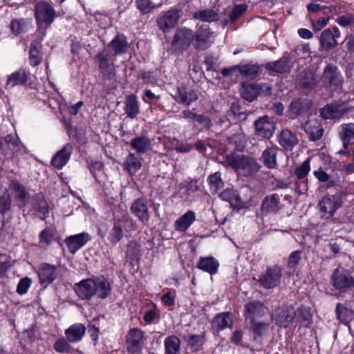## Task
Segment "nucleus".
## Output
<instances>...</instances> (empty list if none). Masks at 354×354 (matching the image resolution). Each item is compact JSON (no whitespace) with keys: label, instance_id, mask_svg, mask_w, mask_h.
I'll list each match as a JSON object with an SVG mask.
<instances>
[{"label":"nucleus","instance_id":"1","mask_svg":"<svg viewBox=\"0 0 354 354\" xmlns=\"http://www.w3.org/2000/svg\"><path fill=\"white\" fill-rule=\"evenodd\" d=\"M75 291L83 300H90L96 296L104 299L111 293V287L104 278L86 279L75 285Z\"/></svg>","mask_w":354,"mask_h":354},{"label":"nucleus","instance_id":"2","mask_svg":"<svg viewBox=\"0 0 354 354\" xmlns=\"http://www.w3.org/2000/svg\"><path fill=\"white\" fill-rule=\"evenodd\" d=\"M332 286L340 292H347L354 287V278L350 271L342 267L337 268L330 276Z\"/></svg>","mask_w":354,"mask_h":354},{"label":"nucleus","instance_id":"3","mask_svg":"<svg viewBox=\"0 0 354 354\" xmlns=\"http://www.w3.org/2000/svg\"><path fill=\"white\" fill-rule=\"evenodd\" d=\"M35 15L39 28H48L56 17L55 9L46 1H39L35 5Z\"/></svg>","mask_w":354,"mask_h":354},{"label":"nucleus","instance_id":"4","mask_svg":"<svg viewBox=\"0 0 354 354\" xmlns=\"http://www.w3.org/2000/svg\"><path fill=\"white\" fill-rule=\"evenodd\" d=\"M194 38L192 30L187 28L178 29L174 35L171 41V48L175 53H183L187 50Z\"/></svg>","mask_w":354,"mask_h":354},{"label":"nucleus","instance_id":"5","mask_svg":"<svg viewBox=\"0 0 354 354\" xmlns=\"http://www.w3.org/2000/svg\"><path fill=\"white\" fill-rule=\"evenodd\" d=\"M321 80L325 87L331 90L340 89L343 84V77L336 66L328 64L323 72Z\"/></svg>","mask_w":354,"mask_h":354},{"label":"nucleus","instance_id":"6","mask_svg":"<svg viewBox=\"0 0 354 354\" xmlns=\"http://www.w3.org/2000/svg\"><path fill=\"white\" fill-rule=\"evenodd\" d=\"M181 17V10L176 8L162 12L156 19L158 28L163 32H168L175 28Z\"/></svg>","mask_w":354,"mask_h":354},{"label":"nucleus","instance_id":"7","mask_svg":"<svg viewBox=\"0 0 354 354\" xmlns=\"http://www.w3.org/2000/svg\"><path fill=\"white\" fill-rule=\"evenodd\" d=\"M282 269L278 265L267 268L259 279L261 286L266 289H272L281 283Z\"/></svg>","mask_w":354,"mask_h":354},{"label":"nucleus","instance_id":"8","mask_svg":"<svg viewBox=\"0 0 354 354\" xmlns=\"http://www.w3.org/2000/svg\"><path fill=\"white\" fill-rule=\"evenodd\" d=\"M213 32L210 30L209 26L207 24H203L198 27L194 33L193 46L197 50H205L207 49L213 43L211 40Z\"/></svg>","mask_w":354,"mask_h":354},{"label":"nucleus","instance_id":"9","mask_svg":"<svg viewBox=\"0 0 354 354\" xmlns=\"http://www.w3.org/2000/svg\"><path fill=\"white\" fill-rule=\"evenodd\" d=\"M295 315L296 312L292 306L283 305L275 310L272 319L278 326L286 328L292 323Z\"/></svg>","mask_w":354,"mask_h":354},{"label":"nucleus","instance_id":"10","mask_svg":"<svg viewBox=\"0 0 354 354\" xmlns=\"http://www.w3.org/2000/svg\"><path fill=\"white\" fill-rule=\"evenodd\" d=\"M276 128L275 122L272 118L264 115L259 118L254 122V133L257 136L269 138Z\"/></svg>","mask_w":354,"mask_h":354},{"label":"nucleus","instance_id":"11","mask_svg":"<svg viewBox=\"0 0 354 354\" xmlns=\"http://www.w3.org/2000/svg\"><path fill=\"white\" fill-rule=\"evenodd\" d=\"M340 31L336 26L325 29L320 34V47L325 50L335 48L338 45L337 39L340 37Z\"/></svg>","mask_w":354,"mask_h":354},{"label":"nucleus","instance_id":"12","mask_svg":"<svg viewBox=\"0 0 354 354\" xmlns=\"http://www.w3.org/2000/svg\"><path fill=\"white\" fill-rule=\"evenodd\" d=\"M350 109L345 103L326 105L321 110V115L324 119H339L349 111Z\"/></svg>","mask_w":354,"mask_h":354},{"label":"nucleus","instance_id":"13","mask_svg":"<svg viewBox=\"0 0 354 354\" xmlns=\"http://www.w3.org/2000/svg\"><path fill=\"white\" fill-rule=\"evenodd\" d=\"M127 350L132 353L140 352L143 343V333L137 328L129 330L126 337Z\"/></svg>","mask_w":354,"mask_h":354},{"label":"nucleus","instance_id":"14","mask_svg":"<svg viewBox=\"0 0 354 354\" xmlns=\"http://www.w3.org/2000/svg\"><path fill=\"white\" fill-rule=\"evenodd\" d=\"M340 206L339 198L335 196H326L319 203L322 216L326 218H330Z\"/></svg>","mask_w":354,"mask_h":354},{"label":"nucleus","instance_id":"15","mask_svg":"<svg viewBox=\"0 0 354 354\" xmlns=\"http://www.w3.org/2000/svg\"><path fill=\"white\" fill-rule=\"evenodd\" d=\"M130 210L142 223L146 224L150 219V213L148 209L147 199L140 198L136 199L131 205Z\"/></svg>","mask_w":354,"mask_h":354},{"label":"nucleus","instance_id":"16","mask_svg":"<svg viewBox=\"0 0 354 354\" xmlns=\"http://www.w3.org/2000/svg\"><path fill=\"white\" fill-rule=\"evenodd\" d=\"M30 73L24 68H19L7 77L6 90H10L17 86H23L28 83Z\"/></svg>","mask_w":354,"mask_h":354},{"label":"nucleus","instance_id":"17","mask_svg":"<svg viewBox=\"0 0 354 354\" xmlns=\"http://www.w3.org/2000/svg\"><path fill=\"white\" fill-rule=\"evenodd\" d=\"M91 239V236L88 233L82 232L67 237L64 242L66 244L69 252L71 254H75Z\"/></svg>","mask_w":354,"mask_h":354},{"label":"nucleus","instance_id":"18","mask_svg":"<svg viewBox=\"0 0 354 354\" xmlns=\"http://www.w3.org/2000/svg\"><path fill=\"white\" fill-rule=\"evenodd\" d=\"M172 97L176 102L185 106H189L198 98V94L194 90L185 87H178Z\"/></svg>","mask_w":354,"mask_h":354},{"label":"nucleus","instance_id":"19","mask_svg":"<svg viewBox=\"0 0 354 354\" xmlns=\"http://www.w3.org/2000/svg\"><path fill=\"white\" fill-rule=\"evenodd\" d=\"M73 151L71 144H66L58 151L51 160V165L56 169H61L68 162Z\"/></svg>","mask_w":354,"mask_h":354},{"label":"nucleus","instance_id":"20","mask_svg":"<svg viewBox=\"0 0 354 354\" xmlns=\"http://www.w3.org/2000/svg\"><path fill=\"white\" fill-rule=\"evenodd\" d=\"M264 310L265 306L263 303L257 300H253L245 305L244 315L246 319H250L251 322H253L255 318L263 315Z\"/></svg>","mask_w":354,"mask_h":354},{"label":"nucleus","instance_id":"21","mask_svg":"<svg viewBox=\"0 0 354 354\" xmlns=\"http://www.w3.org/2000/svg\"><path fill=\"white\" fill-rule=\"evenodd\" d=\"M10 188L13 192L19 206L20 207L26 206L29 201L30 195L25 186L17 180H12Z\"/></svg>","mask_w":354,"mask_h":354},{"label":"nucleus","instance_id":"22","mask_svg":"<svg viewBox=\"0 0 354 354\" xmlns=\"http://www.w3.org/2000/svg\"><path fill=\"white\" fill-rule=\"evenodd\" d=\"M291 67L290 59L288 55H283L279 59L266 64V68L273 73H288Z\"/></svg>","mask_w":354,"mask_h":354},{"label":"nucleus","instance_id":"23","mask_svg":"<svg viewBox=\"0 0 354 354\" xmlns=\"http://www.w3.org/2000/svg\"><path fill=\"white\" fill-rule=\"evenodd\" d=\"M303 128L312 141L319 140L323 135V128L317 119L308 120L303 126Z\"/></svg>","mask_w":354,"mask_h":354},{"label":"nucleus","instance_id":"24","mask_svg":"<svg viewBox=\"0 0 354 354\" xmlns=\"http://www.w3.org/2000/svg\"><path fill=\"white\" fill-rule=\"evenodd\" d=\"M123 223H130L131 225H133V219L128 215H124L121 218L115 221L110 233V241L113 244H116L123 236Z\"/></svg>","mask_w":354,"mask_h":354},{"label":"nucleus","instance_id":"25","mask_svg":"<svg viewBox=\"0 0 354 354\" xmlns=\"http://www.w3.org/2000/svg\"><path fill=\"white\" fill-rule=\"evenodd\" d=\"M57 267L48 263H43L39 268L38 276L40 283L47 286L53 282L57 277Z\"/></svg>","mask_w":354,"mask_h":354},{"label":"nucleus","instance_id":"26","mask_svg":"<svg viewBox=\"0 0 354 354\" xmlns=\"http://www.w3.org/2000/svg\"><path fill=\"white\" fill-rule=\"evenodd\" d=\"M278 140L282 147L289 151H291L299 142L297 135L288 129L281 131Z\"/></svg>","mask_w":354,"mask_h":354},{"label":"nucleus","instance_id":"27","mask_svg":"<svg viewBox=\"0 0 354 354\" xmlns=\"http://www.w3.org/2000/svg\"><path fill=\"white\" fill-rule=\"evenodd\" d=\"M220 198L230 203L231 206L238 209L247 207V203L243 201L237 192L230 189H226L220 194Z\"/></svg>","mask_w":354,"mask_h":354},{"label":"nucleus","instance_id":"28","mask_svg":"<svg viewBox=\"0 0 354 354\" xmlns=\"http://www.w3.org/2000/svg\"><path fill=\"white\" fill-rule=\"evenodd\" d=\"M86 333V327L82 324H75L71 325L65 330L66 337L71 343L81 341Z\"/></svg>","mask_w":354,"mask_h":354},{"label":"nucleus","instance_id":"29","mask_svg":"<svg viewBox=\"0 0 354 354\" xmlns=\"http://www.w3.org/2000/svg\"><path fill=\"white\" fill-rule=\"evenodd\" d=\"M280 198L279 196L276 194H271L267 196L263 200L261 209L263 214H268L271 212H277L280 209Z\"/></svg>","mask_w":354,"mask_h":354},{"label":"nucleus","instance_id":"30","mask_svg":"<svg viewBox=\"0 0 354 354\" xmlns=\"http://www.w3.org/2000/svg\"><path fill=\"white\" fill-rule=\"evenodd\" d=\"M132 149L137 152V154H143L151 149V144L150 139L145 136H140L133 138L129 143Z\"/></svg>","mask_w":354,"mask_h":354},{"label":"nucleus","instance_id":"31","mask_svg":"<svg viewBox=\"0 0 354 354\" xmlns=\"http://www.w3.org/2000/svg\"><path fill=\"white\" fill-rule=\"evenodd\" d=\"M343 147L346 149L349 145L354 144V123H348L342 125L339 133Z\"/></svg>","mask_w":354,"mask_h":354},{"label":"nucleus","instance_id":"32","mask_svg":"<svg viewBox=\"0 0 354 354\" xmlns=\"http://www.w3.org/2000/svg\"><path fill=\"white\" fill-rule=\"evenodd\" d=\"M310 170V158L306 159L302 164L296 167L295 174L298 178L301 180L298 185L301 192L306 191L307 189V182L305 178L308 175Z\"/></svg>","mask_w":354,"mask_h":354},{"label":"nucleus","instance_id":"33","mask_svg":"<svg viewBox=\"0 0 354 354\" xmlns=\"http://www.w3.org/2000/svg\"><path fill=\"white\" fill-rule=\"evenodd\" d=\"M142 256L140 245L135 241H130L127 245L126 259L132 265L139 262Z\"/></svg>","mask_w":354,"mask_h":354},{"label":"nucleus","instance_id":"34","mask_svg":"<svg viewBox=\"0 0 354 354\" xmlns=\"http://www.w3.org/2000/svg\"><path fill=\"white\" fill-rule=\"evenodd\" d=\"M233 324L232 317L229 313L217 315L212 321V327L217 332L227 328H231Z\"/></svg>","mask_w":354,"mask_h":354},{"label":"nucleus","instance_id":"35","mask_svg":"<svg viewBox=\"0 0 354 354\" xmlns=\"http://www.w3.org/2000/svg\"><path fill=\"white\" fill-rule=\"evenodd\" d=\"M109 47L113 51V55L115 56L125 53L129 46L126 37L122 35H118L109 44Z\"/></svg>","mask_w":354,"mask_h":354},{"label":"nucleus","instance_id":"36","mask_svg":"<svg viewBox=\"0 0 354 354\" xmlns=\"http://www.w3.org/2000/svg\"><path fill=\"white\" fill-rule=\"evenodd\" d=\"M196 215L193 211H188L174 223V227L178 232H185L195 221Z\"/></svg>","mask_w":354,"mask_h":354},{"label":"nucleus","instance_id":"37","mask_svg":"<svg viewBox=\"0 0 354 354\" xmlns=\"http://www.w3.org/2000/svg\"><path fill=\"white\" fill-rule=\"evenodd\" d=\"M8 149L16 154H23L26 149L17 134H8L4 138Z\"/></svg>","mask_w":354,"mask_h":354},{"label":"nucleus","instance_id":"38","mask_svg":"<svg viewBox=\"0 0 354 354\" xmlns=\"http://www.w3.org/2000/svg\"><path fill=\"white\" fill-rule=\"evenodd\" d=\"M219 266V263L217 260L212 257L201 258L197 268L209 273L210 274H215Z\"/></svg>","mask_w":354,"mask_h":354},{"label":"nucleus","instance_id":"39","mask_svg":"<svg viewBox=\"0 0 354 354\" xmlns=\"http://www.w3.org/2000/svg\"><path fill=\"white\" fill-rule=\"evenodd\" d=\"M165 354H180V339L176 335H171L164 341Z\"/></svg>","mask_w":354,"mask_h":354},{"label":"nucleus","instance_id":"40","mask_svg":"<svg viewBox=\"0 0 354 354\" xmlns=\"http://www.w3.org/2000/svg\"><path fill=\"white\" fill-rule=\"evenodd\" d=\"M41 42L35 40L31 43L30 49V62L32 66H37L42 60L43 53Z\"/></svg>","mask_w":354,"mask_h":354},{"label":"nucleus","instance_id":"41","mask_svg":"<svg viewBox=\"0 0 354 354\" xmlns=\"http://www.w3.org/2000/svg\"><path fill=\"white\" fill-rule=\"evenodd\" d=\"M124 165L129 173L135 174L141 167V158L138 154L129 153L126 158Z\"/></svg>","mask_w":354,"mask_h":354},{"label":"nucleus","instance_id":"42","mask_svg":"<svg viewBox=\"0 0 354 354\" xmlns=\"http://www.w3.org/2000/svg\"><path fill=\"white\" fill-rule=\"evenodd\" d=\"M99 59V67L100 69L104 75H108L110 78L111 75V69L113 60L111 59V55L106 51L100 53L97 55Z\"/></svg>","mask_w":354,"mask_h":354},{"label":"nucleus","instance_id":"43","mask_svg":"<svg viewBox=\"0 0 354 354\" xmlns=\"http://www.w3.org/2000/svg\"><path fill=\"white\" fill-rule=\"evenodd\" d=\"M259 93V86L256 84H243L241 94L243 98L252 102Z\"/></svg>","mask_w":354,"mask_h":354},{"label":"nucleus","instance_id":"44","mask_svg":"<svg viewBox=\"0 0 354 354\" xmlns=\"http://www.w3.org/2000/svg\"><path fill=\"white\" fill-rule=\"evenodd\" d=\"M239 71L245 77L253 80L260 73V66L252 63L239 65Z\"/></svg>","mask_w":354,"mask_h":354},{"label":"nucleus","instance_id":"45","mask_svg":"<svg viewBox=\"0 0 354 354\" xmlns=\"http://www.w3.org/2000/svg\"><path fill=\"white\" fill-rule=\"evenodd\" d=\"M335 311L337 319L345 324H348L354 316V313L351 309L345 307L340 303L337 304Z\"/></svg>","mask_w":354,"mask_h":354},{"label":"nucleus","instance_id":"46","mask_svg":"<svg viewBox=\"0 0 354 354\" xmlns=\"http://www.w3.org/2000/svg\"><path fill=\"white\" fill-rule=\"evenodd\" d=\"M277 148L276 147L267 148L263 152L262 160L268 168H274L277 166Z\"/></svg>","mask_w":354,"mask_h":354},{"label":"nucleus","instance_id":"47","mask_svg":"<svg viewBox=\"0 0 354 354\" xmlns=\"http://www.w3.org/2000/svg\"><path fill=\"white\" fill-rule=\"evenodd\" d=\"M259 167L253 158L242 156L240 171H243L245 174H252L259 170Z\"/></svg>","mask_w":354,"mask_h":354},{"label":"nucleus","instance_id":"48","mask_svg":"<svg viewBox=\"0 0 354 354\" xmlns=\"http://www.w3.org/2000/svg\"><path fill=\"white\" fill-rule=\"evenodd\" d=\"M126 113L127 116L134 118L139 112V107L136 97L135 95H129L126 100Z\"/></svg>","mask_w":354,"mask_h":354},{"label":"nucleus","instance_id":"49","mask_svg":"<svg viewBox=\"0 0 354 354\" xmlns=\"http://www.w3.org/2000/svg\"><path fill=\"white\" fill-rule=\"evenodd\" d=\"M194 18L206 22H212L218 19V14L211 9L200 10L194 14Z\"/></svg>","mask_w":354,"mask_h":354},{"label":"nucleus","instance_id":"50","mask_svg":"<svg viewBox=\"0 0 354 354\" xmlns=\"http://www.w3.org/2000/svg\"><path fill=\"white\" fill-rule=\"evenodd\" d=\"M187 345L192 351H199L205 342V335H192L187 339Z\"/></svg>","mask_w":354,"mask_h":354},{"label":"nucleus","instance_id":"51","mask_svg":"<svg viewBox=\"0 0 354 354\" xmlns=\"http://www.w3.org/2000/svg\"><path fill=\"white\" fill-rule=\"evenodd\" d=\"M207 181L210 189L214 192H217L223 187V182L221 179V174L218 171L209 176Z\"/></svg>","mask_w":354,"mask_h":354},{"label":"nucleus","instance_id":"52","mask_svg":"<svg viewBox=\"0 0 354 354\" xmlns=\"http://www.w3.org/2000/svg\"><path fill=\"white\" fill-rule=\"evenodd\" d=\"M32 205L37 211L41 212L44 215L48 212V203L41 194H38L35 196Z\"/></svg>","mask_w":354,"mask_h":354},{"label":"nucleus","instance_id":"53","mask_svg":"<svg viewBox=\"0 0 354 354\" xmlns=\"http://www.w3.org/2000/svg\"><path fill=\"white\" fill-rule=\"evenodd\" d=\"M29 24L30 21L28 19H13L11 22L10 27L12 31L17 35L21 32L25 31L27 29Z\"/></svg>","mask_w":354,"mask_h":354},{"label":"nucleus","instance_id":"54","mask_svg":"<svg viewBox=\"0 0 354 354\" xmlns=\"http://www.w3.org/2000/svg\"><path fill=\"white\" fill-rule=\"evenodd\" d=\"M252 323L251 330L254 334V337L257 338L265 335L268 329L269 324L266 322H256L254 320Z\"/></svg>","mask_w":354,"mask_h":354},{"label":"nucleus","instance_id":"55","mask_svg":"<svg viewBox=\"0 0 354 354\" xmlns=\"http://www.w3.org/2000/svg\"><path fill=\"white\" fill-rule=\"evenodd\" d=\"M70 342L68 341L67 338H59L57 339L53 345L54 349L59 353H67L71 350Z\"/></svg>","mask_w":354,"mask_h":354},{"label":"nucleus","instance_id":"56","mask_svg":"<svg viewBox=\"0 0 354 354\" xmlns=\"http://www.w3.org/2000/svg\"><path fill=\"white\" fill-rule=\"evenodd\" d=\"M242 156H243L234 154L227 155L225 158V163L236 171H240Z\"/></svg>","mask_w":354,"mask_h":354},{"label":"nucleus","instance_id":"57","mask_svg":"<svg viewBox=\"0 0 354 354\" xmlns=\"http://www.w3.org/2000/svg\"><path fill=\"white\" fill-rule=\"evenodd\" d=\"M301 250H295L290 253L288 258L287 267L290 269L295 268L301 259Z\"/></svg>","mask_w":354,"mask_h":354},{"label":"nucleus","instance_id":"58","mask_svg":"<svg viewBox=\"0 0 354 354\" xmlns=\"http://www.w3.org/2000/svg\"><path fill=\"white\" fill-rule=\"evenodd\" d=\"M184 188L185 189V195L186 198H188L189 196L194 194L200 189V185H198V180H191L188 182H186L184 185Z\"/></svg>","mask_w":354,"mask_h":354},{"label":"nucleus","instance_id":"59","mask_svg":"<svg viewBox=\"0 0 354 354\" xmlns=\"http://www.w3.org/2000/svg\"><path fill=\"white\" fill-rule=\"evenodd\" d=\"M136 3L143 14L149 13L155 7L150 0H136Z\"/></svg>","mask_w":354,"mask_h":354},{"label":"nucleus","instance_id":"60","mask_svg":"<svg viewBox=\"0 0 354 354\" xmlns=\"http://www.w3.org/2000/svg\"><path fill=\"white\" fill-rule=\"evenodd\" d=\"M335 21L341 26L347 27L354 24V15L351 13H347L341 16H339Z\"/></svg>","mask_w":354,"mask_h":354},{"label":"nucleus","instance_id":"61","mask_svg":"<svg viewBox=\"0 0 354 354\" xmlns=\"http://www.w3.org/2000/svg\"><path fill=\"white\" fill-rule=\"evenodd\" d=\"M245 10L246 6L243 4L236 5V6H234L229 15L230 20L231 21V22H234L245 12Z\"/></svg>","mask_w":354,"mask_h":354},{"label":"nucleus","instance_id":"62","mask_svg":"<svg viewBox=\"0 0 354 354\" xmlns=\"http://www.w3.org/2000/svg\"><path fill=\"white\" fill-rule=\"evenodd\" d=\"M11 206V199L9 194L6 192L0 196V212L5 214Z\"/></svg>","mask_w":354,"mask_h":354},{"label":"nucleus","instance_id":"63","mask_svg":"<svg viewBox=\"0 0 354 354\" xmlns=\"http://www.w3.org/2000/svg\"><path fill=\"white\" fill-rule=\"evenodd\" d=\"M32 283V280L28 277L21 279L17 287V292L19 295H24L27 292Z\"/></svg>","mask_w":354,"mask_h":354},{"label":"nucleus","instance_id":"64","mask_svg":"<svg viewBox=\"0 0 354 354\" xmlns=\"http://www.w3.org/2000/svg\"><path fill=\"white\" fill-rule=\"evenodd\" d=\"M53 238V233L49 228L42 230L39 234V241L41 243L49 244Z\"/></svg>","mask_w":354,"mask_h":354}]
</instances>
